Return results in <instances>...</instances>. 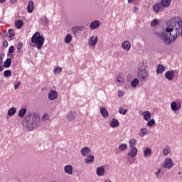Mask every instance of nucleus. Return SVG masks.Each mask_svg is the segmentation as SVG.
Masks as SVG:
<instances>
[{
    "instance_id": "f257e3e1",
    "label": "nucleus",
    "mask_w": 182,
    "mask_h": 182,
    "mask_svg": "<svg viewBox=\"0 0 182 182\" xmlns=\"http://www.w3.org/2000/svg\"><path fill=\"white\" fill-rule=\"evenodd\" d=\"M181 28V18L178 17L172 18L167 22V28L165 32L159 33V38L164 42L165 45H170L180 36Z\"/></svg>"
},
{
    "instance_id": "f03ea898",
    "label": "nucleus",
    "mask_w": 182,
    "mask_h": 182,
    "mask_svg": "<svg viewBox=\"0 0 182 182\" xmlns=\"http://www.w3.org/2000/svg\"><path fill=\"white\" fill-rule=\"evenodd\" d=\"M40 118L41 116L37 112H29L25 118L26 127L29 130H34L36 127H38V124H39Z\"/></svg>"
},
{
    "instance_id": "7ed1b4c3",
    "label": "nucleus",
    "mask_w": 182,
    "mask_h": 182,
    "mask_svg": "<svg viewBox=\"0 0 182 182\" xmlns=\"http://www.w3.org/2000/svg\"><path fill=\"white\" fill-rule=\"evenodd\" d=\"M31 43L35 44L36 48L39 50L45 43V37L41 36L39 31H36L31 37Z\"/></svg>"
},
{
    "instance_id": "20e7f679",
    "label": "nucleus",
    "mask_w": 182,
    "mask_h": 182,
    "mask_svg": "<svg viewBox=\"0 0 182 182\" xmlns=\"http://www.w3.org/2000/svg\"><path fill=\"white\" fill-rule=\"evenodd\" d=\"M140 69L138 70L137 76L139 80H146L149 77V72L146 70L147 65L144 62L139 63Z\"/></svg>"
},
{
    "instance_id": "39448f33",
    "label": "nucleus",
    "mask_w": 182,
    "mask_h": 182,
    "mask_svg": "<svg viewBox=\"0 0 182 182\" xmlns=\"http://www.w3.org/2000/svg\"><path fill=\"white\" fill-rule=\"evenodd\" d=\"M163 167L164 168L171 170V168L174 167V164H173V160L171 158L166 159L164 161Z\"/></svg>"
},
{
    "instance_id": "423d86ee",
    "label": "nucleus",
    "mask_w": 182,
    "mask_h": 182,
    "mask_svg": "<svg viewBox=\"0 0 182 182\" xmlns=\"http://www.w3.org/2000/svg\"><path fill=\"white\" fill-rule=\"evenodd\" d=\"M152 9H153L154 12H155V14H160V13L164 11V7L161 4V3L155 4L153 6Z\"/></svg>"
},
{
    "instance_id": "0eeeda50",
    "label": "nucleus",
    "mask_w": 182,
    "mask_h": 182,
    "mask_svg": "<svg viewBox=\"0 0 182 182\" xmlns=\"http://www.w3.org/2000/svg\"><path fill=\"white\" fill-rule=\"evenodd\" d=\"M171 109L173 112H177V110H180V109H181V103L178 102L177 104L176 101H173L171 103Z\"/></svg>"
},
{
    "instance_id": "6e6552de",
    "label": "nucleus",
    "mask_w": 182,
    "mask_h": 182,
    "mask_svg": "<svg viewBox=\"0 0 182 182\" xmlns=\"http://www.w3.org/2000/svg\"><path fill=\"white\" fill-rule=\"evenodd\" d=\"M76 116H77L76 112L70 111L67 114V120H68V122H73L75 119H76Z\"/></svg>"
},
{
    "instance_id": "1a4fd4ad",
    "label": "nucleus",
    "mask_w": 182,
    "mask_h": 182,
    "mask_svg": "<svg viewBox=\"0 0 182 182\" xmlns=\"http://www.w3.org/2000/svg\"><path fill=\"white\" fill-rule=\"evenodd\" d=\"M139 150L136 148V146H131L129 147V151L128 152V156L131 157H136L137 156Z\"/></svg>"
},
{
    "instance_id": "9d476101",
    "label": "nucleus",
    "mask_w": 182,
    "mask_h": 182,
    "mask_svg": "<svg viewBox=\"0 0 182 182\" xmlns=\"http://www.w3.org/2000/svg\"><path fill=\"white\" fill-rule=\"evenodd\" d=\"M165 79L171 81L174 79V70H168L165 73Z\"/></svg>"
},
{
    "instance_id": "9b49d317",
    "label": "nucleus",
    "mask_w": 182,
    "mask_h": 182,
    "mask_svg": "<svg viewBox=\"0 0 182 182\" xmlns=\"http://www.w3.org/2000/svg\"><path fill=\"white\" fill-rule=\"evenodd\" d=\"M64 171L68 176H72L73 174V166L72 165H65L64 166Z\"/></svg>"
},
{
    "instance_id": "f8f14e48",
    "label": "nucleus",
    "mask_w": 182,
    "mask_h": 182,
    "mask_svg": "<svg viewBox=\"0 0 182 182\" xmlns=\"http://www.w3.org/2000/svg\"><path fill=\"white\" fill-rule=\"evenodd\" d=\"M105 166H100L97 168L96 174L99 177H103V176H105Z\"/></svg>"
},
{
    "instance_id": "ddd939ff",
    "label": "nucleus",
    "mask_w": 182,
    "mask_h": 182,
    "mask_svg": "<svg viewBox=\"0 0 182 182\" xmlns=\"http://www.w3.org/2000/svg\"><path fill=\"white\" fill-rule=\"evenodd\" d=\"M91 151L92 150H90V148H89L88 146H85L80 150L81 156H82V157H86V156L91 153Z\"/></svg>"
},
{
    "instance_id": "4468645a",
    "label": "nucleus",
    "mask_w": 182,
    "mask_h": 182,
    "mask_svg": "<svg viewBox=\"0 0 182 182\" xmlns=\"http://www.w3.org/2000/svg\"><path fill=\"white\" fill-rule=\"evenodd\" d=\"M97 36H91L88 40V45H90V46H95V45L97 43Z\"/></svg>"
},
{
    "instance_id": "2eb2a0df",
    "label": "nucleus",
    "mask_w": 182,
    "mask_h": 182,
    "mask_svg": "<svg viewBox=\"0 0 182 182\" xmlns=\"http://www.w3.org/2000/svg\"><path fill=\"white\" fill-rule=\"evenodd\" d=\"M122 49H124V50L129 51V50H130V48H132V44L130 43V42H129V41H124L122 43Z\"/></svg>"
},
{
    "instance_id": "dca6fc26",
    "label": "nucleus",
    "mask_w": 182,
    "mask_h": 182,
    "mask_svg": "<svg viewBox=\"0 0 182 182\" xmlns=\"http://www.w3.org/2000/svg\"><path fill=\"white\" fill-rule=\"evenodd\" d=\"M100 26V22L97 20L93 21L90 24V28L92 30L97 29Z\"/></svg>"
},
{
    "instance_id": "f3484780",
    "label": "nucleus",
    "mask_w": 182,
    "mask_h": 182,
    "mask_svg": "<svg viewBox=\"0 0 182 182\" xmlns=\"http://www.w3.org/2000/svg\"><path fill=\"white\" fill-rule=\"evenodd\" d=\"M58 98V92L56 90H52L48 94L49 100H55Z\"/></svg>"
},
{
    "instance_id": "a211bd4d",
    "label": "nucleus",
    "mask_w": 182,
    "mask_h": 182,
    "mask_svg": "<svg viewBox=\"0 0 182 182\" xmlns=\"http://www.w3.org/2000/svg\"><path fill=\"white\" fill-rule=\"evenodd\" d=\"M100 113L104 119H107L109 117V112H107V109L105 107H102L100 109Z\"/></svg>"
},
{
    "instance_id": "6ab92c4d",
    "label": "nucleus",
    "mask_w": 182,
    "mask_h": 182,
    "mask_svg": "<svg viewBox=\"0 0 182 182\" xmlns=\"http://www.w3.org/2000/svg\"><path fill=\"white\" fill-rule=\"evenodd\" d=\"M85 164H90L95 161V156L87 155V157L84 159Z\"/></svg>"
},
{
    "instance_id": "aec40b11",
    "label": "nucleus",
    "mask_w": 182,
    "mask_h": 182,
    "mask_svg": "<svg viewBox=\"0 0 182 182\" xmlns=\"http://www.w3.org/2000/svg\"><path fill=\"white\" fill-rule=\"evenodd\" d=\"M34 8H35V5H33V1L32 0L29 1L27 6V11L28 14H32L33 12Z\"/></svg>"
},
{
    "instance_id": "412c9836",
    "label": "nucleus",
    "mask_w": 182,
    "mask_h": 182,
    "mask_svg": "<svg viewBox=\"0 0 182 182\" xmlns=\"http://www.w3.org/2000/svg\"><path fill=\"white\" fill-rule=\"evenodd\" d=\"M119 124L120 123L119 122V120L115 118H113L109 123L110 127H112L113 129H114L115 127H119Z\"/></svg>"
},
{
    "instance_id": "4be33fe9",
    "label": "nucleus",
    "mask_w": 182,
    "mask_h": 182,
    "mask_svg": "<svg viewBox=\"0 0 182 182\" xmlns=\"http://www.w3.org/2000/svg\"><path fill=\"white\" fill-rule=\"evenodd\" d=\"M166 70V67L161 64H159L156 67V74L161 75Z\"/></svg>"
},
{
    "instance_id": "5701e85b",
    "label": "nucleus",
    "mask_w": 182,
    "mask_h": 182,
    "mask_svg": "<svg viewBox=\"0 0 182 182\" xmlns=\"http://www.w3.org/2000/svg\"><path fill=\"white\" fill-rule=\"evenodd\" d=\"M142 116L144 117V120H146V122H149V120L151 119V114L149 111H144L142 112Z\"/></svg>"
},
{
    "instance_id": "b1692460",
    "label": "nucleus",
    "mask_w": 182,
    "mask_h": 182,
    "mask_svg": "<svg viewBox=\"0 0 182 182\" xmlns=\"http://www.w3.org/2000/svg\"><path fill=\"white\" fill-rule=\"evenodd\" d=\"M160 3L164 9H166V8H168L171 5V0H161Z\"/></svg>"
},
{
    "instance_id": "393cba45",
    "label": "nucleus",
    "mask_w": 182,
    "mask_h": 182,
    "mask_svg": "<svg viewBox=\"0 0 182 182\" xmlns=\"http://www.w3.org/2000/svg\"><path fill=\"white\" fill-rule=\"evenodd\" d=\"M12 59H14V55H11L9 58H7L4 61V67L9 68L11 66V63H12Z\"/></svg>"
},
{
    "instance_id": "a878e982",
    "label": "nucleus",
    "mask_w": 182,
    "mask_h": 182,
    "mask_svg": "<svg viewBox=\"0 0 182 182\" xmlns=\"http://www.w3.org/2000/svg\"><path fill=\"white\" fill-rule=\"evenodd\" d=\"M14 25H15V27L16 28V29H21V28H22V26H23V21H22V20H17L14 23Z\"/></svg>"
},
{
    "instance_id": "bb28decb",
    "label": "nucleus",
    "mask_w": 182,
    "mask_h": 182,
    "mask_svg": "<svg viewBox=\"0 0 182 182\" xmlns=\"http://www.w3.org/2000/svg\"><path fill=\"white\" fill-rule=\"evenodd\" d=\"M116 85L118 86H123V78L120 75L117 76V80L115 82Z\"/></svg>"
},
{
    "instance_id": "cd10ccee",
    "label": "nucleus",
    "mask_w": 182,
    "mask_h": 182,
    "mask_svg": "<svg viewBox=\"0 0 182 182\" xmlns=\"http://www.w3.org/2000/svg\"><path fill=\"white\" fill-rule=\"evenodd\" d=\"M144 156L145 157H150L151 156V149L146 148L144 151Z\"/></svg>"
},
{
    "instance_id": "c85d7f7f",
    "label": "nucleus",
    "mask_w": 182,
    "mask_h": 182,
    "mask_svg": "<svg viewBox=\"0 0 182 182\" xmlns=\"http://www.w3.org/2000/svg\"><path fill=\"white\" fill-rule=\"evenodd\" d=\"M27 109L26 108H22L18 111V117L22 119L26 114Z\"/></svg>"
},
{
    "instance_id": "c756f323",
    "label": "nucleus",
    "mask_w": 182,
    "mask_h": 182,
    "mask_svg": "<svg viewBox=\"0 0 182 182\" xmlns=\"http://www.w3.org/2000/svg\"><path fill=\"white\" fill-rule=\"evenodd\" d=\"M65 43H70L72 42V35L67 34L64 38Z\"/></svg>"
},
{
    "instance_id": "7c9ffc66",
    "label": "nucleus",
    "mask_w": 182,
    "mask_h": 182,
    "mask_svg": "<svg viewBox=\"0 0 182 182\" xmlns=\"http://www.w3.org/2000/svg\"><path fill=\"white\" fill-rule=\"evenodd\" d=\"M170 151H171L170 146H166L163 150V154L164 156H168V154H170Z\"/></svg>"
},
{
    "instance_id": "2f4dec72",
    "label": "nucleus",
    "mask_w": 182,
    "mask_h": 182,
    "mask_svg": "<svg viewBox=\"0 0 182 182\" xmlns=\"http://www.w3.org/2000/svg\"><path fill=\"white\" fill-rule=\"evenodd\" d=\"M16 113V108L15 107H11L8 110V115L9 116H14Z\"/></svg>"
},
{
    "instance_id": "473e14b6",
    "label": "nucleus",
    "mask_w": 182,
    "mask_h": 182,
    "mask_svg": "<svg viewBox=\"0 0 182 182\" xmlns=\"http://www.w3.org/2000/svg\"><path fill=\"white\" fill-rule=\"evenodd\" d=\"M129 147H135L136 144H137V140L136 139H132L129 141Z\"/></svg>"
},
{
    "instance_id": "72a5a7b5",
    "label": "nucleus",
    "mask_w": 182,
    "mask_h": 182,
    "mask_svg": "<svg viewBox=\"0 0 182 182\" xmlns=\"http://www.w3.org/2000/svg\"><path fill=\"white\" fill-rule=\"evenodd\" d=\"M137 85H139V79L134 78L132 82H131V86L132 87H136Z\"/></svg>"
},
{
    "instance_id": "f704fd0d",
    "label": "nucleus",
    "mask_w": 182,
    "mask_h": 182,
    "mask_svg": "<svg viewBox=\"0 0 182 182\" xmlns=\"http://www.w3.org/2000/svg\"><path fill=\"white\" fill-rule=\"evenodd\" d=\"M119 150H120V151H124L125 150H127V144H119Z\"/></svg>"
},
{
    "instance_id": "c9c22d12",
    "label": "nucleus",
    "mask_w": 182,
    "mask_h": 182,
    "mask_svg": "<svg viewBox=\"0 0 182 182\" xmlns=\"http://www.w3.org/2000/svg\"><path fill=\"white\" fill-rule=\"evenodd\" d=\"M147 134V129L146 128H142L141 129V133L139 134V136L141 137H144Z\"/></svg>"
},
{
    "instance_id": "e433bc0d",
    "label": "nucleus",
    "mask_w": 182,
    "mask_h": 182,
    "mask_svg": "<svg viewBox=\"0 0 182 182\" xmlns=\"http://www.w3.org/2000/svg\"><path fill=\"white\" fill-rule=\"evenodd\" d=\"M159 25V19L155 18L151 21V26H157Z\"/></svg>"
},
{
    "instance_id": "4c0bfd02",
    "label": "nucleus",
    "mask_w": 182,
    "mask_h": 182,
    "mask_svg": "<svg viewBox=\"0 0 182 182\" xmlns=\"http://www.w3.org/2000/svg\"><path fill=\"white\" fill-rule=\"evenodd\" d=\"M62 72V68L60 67H57L54 69L53 70V73L55 75H59V73H60Z\"/></svg>"
},
{
    "instance_id": "58836bf2",
    "label": "nucleus",
    "mask_w": 182,
    "mask_h": 182,
    "mask_svg": "<svg viewBox=\"0 0 182 182\" xmlns=\"http://www.w3.org/2000/svg\"><path fill=\"white\" fill-rule=\"evenodd\" d=\"M11 70H6L4 72V77H11Z\"/></svg>"
},
{
    "instance_id": "ea45409f",
    "label": "nucleus",
    "mask_w": 182,
    "mask_h": 182,
    "mask_svg": "<svg viewBox=\"0 0 182 182\" xmlns=\"http://www.w3.org/2000/svg\"><path fill=\"white\" fill-rule=\"evenodd\" d=\"M156 123V121H154V119H150L148 122H147V126H149V127H153V126H154V124Z\"/></svg>"
},
{
    "instance_id": "a19ab883",
    "label": "nucleus",
    "mask_w": 182,
    "mask_h": 182,
    "mask_svg": "<svg viewBox=\"0 0 182 182\" xmlns=\"http://www.w3.org/2000/svg\"><path fill=\"white\" fill-rule=\"evenodd\" d=\"M118 113H119V114H126V113H127V110L124 108L120 107L118 110Z\"/></svg>"
},
{
    "instance_id": "79ce46f5",
    "label": "nucleus",
    "mask_w": 182,
    "mask_h": 182,
    "mask_svg": "<svg viewBox=\"0 0 182 182\" xmlns=\"http://www.w3.org/2000/svg\"><path fill=\"white\" fill-rule=\"evenodd\" d=\"M23 46V43L22 42L18 43V44L16 46L17 52H21V49H22Z\"/></svg>"
},
{
    "instance_id": "37998d69",
    "label": "nucleus",
    "mask_w": 182,
    "mask_h": 182,
    "mask_svg": "<svg viewBox=\"0 0 182 182\" xmlns=\"http://www.w3.org/2000/svg\"><path fill=\"white\" fill-rule=\"evenodd\" d=\"M9 38H14V36H15V31H14V29H9Z\"/></svg>"
},
{
    "instance_id": "c03bdc74",
    "label": "nucleus",
    "mask_w": 182,
    "mask_h": 182,
    "mask_svg": "<svg viewBox=\"0 0 182 182\" xmlns=\"http://www.w3.org/2000/svg\"><path fill=\"white\" fill-rule=\"evenodd\" d=\"M117 96L118 97H123V96H124V92L122 90H118Z\"/></svg>"
},
{
    "instance_id": "a18cd8bd",
    "label": "nucleus",
    "mask_w": 182,
    "mask_h": 182,
    "mask_svg": "<svg viewBox=\"0 0 182 182\" xmlns=\"http://www.w3.org/2000/svg\"><path fill=\"white\" fill-rule=\"evenodd\" d=\"M14 46H11L9 47V52H8V55H9V53H14Z\"/></svg>"
},
{
    "instance_id": "49530a36",
    "label": "nucleus",
    "mask_w": 182,
    "mask_h": 182,
    "mask_svg": "<svg viewBox=\"0 0 182 182\" xmlns=\"http://www.w3.org/2000/svg\"><path fill=\"white\" fill-rule=\"evenodd\" d=\"M73 33H77L79 30L77 29V26H75L72 28Z\"/></svg>"
},
{
    "instance_id": "de8ad7c7",
    "label": "nucleus",
    "mask_w": 182,
    "mask_h": 182,
    "mask_svg": "<svg viewBox=\"0 0 182 182\" xmlns=\"http://www.w3.org/2000/svg\"><path fill=\"white\" fill-rule=\"evenodd\" d=\"M49 115L48 114H44L42 117V120H48Z\"/></svg>"
},
{
    "instance_id": "09e8293b",
    "label": "nucleus",
    "mask_w": 182,
    "mask_h": 182,
    "mask_svg": "<svg viewBox=\"0 0 182 182\" xmlns=\"http://www.w3.org/2000/svg\"><path fill=\"white\" fill-rule=\"evenodd\" d=\"M19 86H21V82H18L16 84H15L14 85L15 90H16V89H18Z\"/></svg>"
},
{
    "instance_id": "8fccbe9b",
    "label": "nucleus",
    "mask_w": 182,
    "mask_h": 182,
    "mask_svg": "<svg viewBox=\"0 0 182 182\" xmlns=\"http://www.w3.org/2000/svg\"><path fill=\"white\" fill-rule=\"evenodd\" d=\"M160 173H161V169H159L158 171L155 172V176L159 177V174H160Z\"/></svg>"
},
{
    "instance_id": "3c124183",
    "label": "nucleus",
    "mask_w": 182,
    "mask_h": 182,
    "mask_svg": "<svg viewBox=\"0 0 182 182\" xmlns=\"http://www.w3.org/2000/svg\"><path fill=\"white\" fill-rule=\"evenodd\" d=\"M3 46H4V48H8V41H4L3 42Z\"/></svg>"
},
{
    "instance_id": "603ef678",
    "label": "nucleus",
    "mask_w": 182,
    "mask_h": 182,
    "mask_svg": "<svg viewBox=\"0 0 182 182\" xmlns=\"http://www.w3.org/2000/svg\"><path fill=\"white\" fill-rule=\"evenodd\" d=\"M44 19H45V23H49V18L48 17L45 16Z\"/></svg>"
},
{
    "instance_id": "864d4df0",
    "label": "nucleus",
    "mask_w": 182,
    "mask_h": 182,
    "mask_svg": "<svg viewBox=\"0 0 182 182\" xmlns=\"http://www.w3.org/2000/svg\"><path fill=\"white\" fill-rule=\"evenodd\" d=\"M10 2L12 4V5H14L18 2V0H10Z\"/></svg>"
},
{
    "instance_id": "5fc2aeb1",
    "label": "nucleus",
    "mask_w": 182,
    "mask_h": 182,
    "mask_svg": "<svg viewBox=\"0 0 182 182\" xmlns=\"http://www.w3.org/2000/svg\"><path fill=\"white\" fill-rule=\"evenodd\" d=\"M84 28L85 27H83V26H77V28L78 29V31H83Z\"/></svg>"
},
{
    "instance_id": "6e6d98bb",
    "label": "nucleus",
    "mask_w": 182,
    "mask_h": 182,
    "mask_svg": "<svg viewBox=\"0 0 182 182\" xmlns=\"http://www.w3.org/2000/svg\"><path fill=\"white\" fill-rule=\"evenodd\" d=\"M133 12H134V13L137 12V7L134 6V7L133 8Z\"/></svg>"
},
{
    "instance_id": "4d7b16f0",
    "label": "nucleus",
    "mask_w": 182,
    "mask_h": 182,
    "mask_svg": "<svg viewBox=\"0 0 182 182\" xmlns=\"http://www.w3.org/2000/svg\"><path fill=\"white\" fill-rule=\"evenodd\" d=\"M6 2V0H0V4H5Z\"/></svg>"
},
{
    "instance_id": "13d9d810",
    "label": "nucleus",
    "mask_w": 182,
    "mask_h": 182,
    "mask_svg": "<svg viewBox=\"0 0 182 182\" xmlns=\"http://www.w3.org/2000/svg\"><path fill=\"white\" fill-rule=\"evenodd\" d=\"M134 2V0H128V4H133Z\"/></svg>"
},
{
    "instance_id": "bf43d9fd",
    "label": "nucleus",
    "mask_w": 182,
    "mask_h": 182,
    "mask_svg": "<svg viewBox=\"0 0 182 182\" xmlns=\"http://www.w3.org/2000/svg\"><path fill=\"white\" fill-rule=\"evenodd\" d=\"M2 64V55H0V65Z\"/></svg>"
},
{
    "instance_id": "052dcab7",
    "label": "nucleus",
    "mask_w": 182,
    "mask_h": 182,
    "mask_svg": "<svg viewBox=\"0 0 182 182\" xmlns=\"http://www.w3.org/2000/svg\"><path fill=\"white\" fill-rule=\"evenodd\" d=\"M4 70V65H0V71Z\"/></svg>"
},
{
    "instance_id": "680f3d73",
    "label": "nucleus",
    "mask_w": 182,
    "mask_h": 182,
    "mask_svg": "<svg viewBox=\"0 0 182 182\" xmlns=\"http://www.w3.org/2000/svg\"><path fill=\"white\" fill-rule=\"evenodd\" d=\"M178 176H181V174H182V171H179V172H178Z\"/></svg>"
},
{
    "instance_id": "e2e57ef3",
    "label": "nucleus",
    "mask_w": 182,
    "mask_h": 182,
    "mask_svg": "<svg viewBox=\"0 0 182 182\" xmlns=\"http://www.w3.org/2000/svg\"><path fill=\"white\" fill-rule=\"evenodd\" d=\"M181 178H182V176H181Z\"/></svg>"
}]
</instances>
